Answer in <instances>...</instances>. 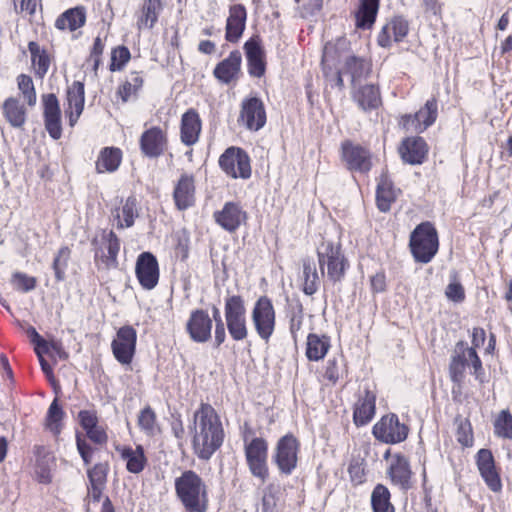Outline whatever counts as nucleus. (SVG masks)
Segmentation results:
<instances>
[{
	"mask_svg": "<svg viewBox=\"0 0 512 512\" xmlns=\"http://www.w3.org/2000/svg\"><path fill=\"white\" fill-rule=\"evenodd\" d=\"M186 331L192 341L205 343L211 338L212 319L203 309L193 310L186 323Z\"/></svg>",
	"mask_w": 512,
	"mask_h": 512,
	"instance_id": "f3484780",
	"label": "nucleus"
},
{
	"mask_svg": "<svg viewBox=\"0 0 512 512\" xmlns=\"http://www.w3.org/2000/svg\"><path fill=\"white\" fill-rule=\"evenodd\" d=\"M136 276L144 289H153L159 280V267L156 257L150 252H143L136 262Z\"/></svg>",
	"mask_w": 512,
	"mask_h": 512,
	"instance_id": "a211bd4d",
	"label": "nucleus"
},
{
	"mask_svg": "<svg viewBox=\"0 0 512 512\" xmlns=\"http://www.w3.org/2000/svg\"><path fill=\"white\" fill-rule=\"evenodd\" d=\"M380 0H359L355 12L356 27L362 30L371 29L375 23Z\"/></svg>",
	"mask_w": 512,
	"mask_h": 512,
	"instance_id": "72a5a7b5",
	"label": "nucleus"
},
{
	"mask_svg": "<svg viewBox=\"0 0 512 512\" xmlns=\"http://www.w3.org/2000/svg\"><path fill=\"white\" fill-rule=\"evenodd\" d=\"M303 324V306L297 301L289 313V330L292 338L297 340V333L300 331Z\"/></svg>",
	"mask_w": 512,
	"mask_h": 512,
	"instance_id": "4d7b16f0",
	"label": "nucleus"
},
{
	"mask_svg": "<svg viewBox=\"0 0 512 512\" xmlns=\"http://www.w3.org/2000/svg\"><path fill=\"white\" fill-rule=\"evenodd\" d=\"M244 452L251 474L258 478L261 483L266 482L269 477L267 441L261 437H255L250 441L245 439Z\"/></svg>",
	"mask_w": 512,
	"mask_h": 512,
	"instance_id": "0eeeda50",
	"label": "nucleus"
},
{
	"mask_svg": "<svg viewBox=\"0 0 512 512\" xmlns=\"http://www.w3.org/2000/svg\"><path fill=\"white\" fill-rule=\"evenodd\" d=\"M247 59L248 73L252 77L260 78L265 74V52L258 36L251 37L244 44Z\"/></svg>",
	"mask_w": 512,
	"mask_h": 512,
	"instance_id": "412c9836",
	"label": "nucleus"
},
{
	"mask_svg": "<svg viewBox=\"0 0 512 512\" xmlns=\"http://www.w3.org/2000/svg\"><path fill=\"white\" fill-rule=\"evenodd\" d=\"M44 126L49 136L58 140L62 136V117L58 98L55 94L42 95Z\"/></svg>",
	"mask_w": 512,
	"mask_h": 512,
	"instance_id": "2eb2a0df",
	"label": "nucleus"
},
{
	"mask_svg": "<svg viewBox=\"0 0 512 512\" xmlns=\"http://www.w3.org/2000/svg\"><path fill=\"white\" fill-rule=\"evenodd\" d=\"M476 464L486 485L493 492H500L502 482L496 471L495 461L492 452L489 449H480L476 455Z\"/></svg>",
	"mask_w": 512,
	"mask_h": 512,
	"instance_id": "aec40b11",
	"label": "nucleus"
},
{
	"mask_svg": "<svg viewBox=\"0 0 512 512\" xmlns=\"http://www.w3.org/2000/svg\"><path fill=\"white\" fill-rule=\"evenodd\" d=\"M225 324L230 337L237 342L248 337L245 301L241 295H228L224 303Z\"/></svg>",
	"mask_w": 512,
	"mask_h": 512,
	"instance_id": "423d86ee",
	"label": "nucleus"
},
{
	"mask_svg": "<svg viewBox=\"0 0 512 512\" xmlns=\"http://www.w3.org/2000/svg\"><path fill=\"white\" fill-rule=\"evenodd\" d=\"M63 416L64 412L59 406L58 400L54 399L48 408L45 421L46 428L54 435H58L61 431V421Z\"/></svg>",
	"mask_w": 512,
	"mask_h": 512,
	"instance_id": "864d4df0",
	"label": "nucleus"
},
{
	"mask_svg": "<svg viewBox=\"0 0 512 512\" xmlns=\"http://www.w3.org/2000/svg\"><path fill=\"white\" fill-rule=\"evenodd\" d=\"M445 295L449 300L455 303H461L465 299L464 288L462 284L456 279L447 285L445 289Z\"/></svg>",
	"mask_w": 512,
	"mask_h": 512,
	"instance_id": "680f3d73",
	"label": "nucleus"
},
{
	"mask_svg": "<svg viewBox=\"0 0 512 512\" xmlns=\"http://www.w3.org/2000/svg\"><path fill=\"white\" fill-rule=\"evenodd\" d=\"M251 319L257 335L268 342L275 331L276 312L273 303L267 296H260L252 309Z\"/></svg>",
	"mask_w": 512,
	"mask_h": 512,
	"instance_id": "6e6552de",
	"label": "nucleus"
},
{
	"mask_svg": "<svg viewBox=\"0 0 512 512\" xmlns=\"http://www.w3.org/2000/svg\"><path fill=\"white\" fill-rule=\"evenodd\" d=\"M144 80L140 72L133 71L129 76L119 85L117 89V96H119L123 103L137 98L139 91L143 86Z\"/></svg>",
	"mask_w": 512,
	"mask_h": 512,
	"instance_id": "e433bc0d",
	"label": "nucleus"
},
{
	"mask_svg": "<svg viewBox=\"0 0 512 512\" xmlns=\"http://www.w3.org/2000/svg\"><path fill=\"white\" fill-rule=\"evenodd\" d=\"M369 71L370 64L365 58L357 57L354 55L346 58L343 72L351 75L352 82L365 77L368 75Z\"/></svg>",
	"mask_w": 512,
	"mask_h": 512,
	"instance_id": "de8ad7c7",
	"label": "nucleus"
},
{
	"mask_svg": "<svg viewBox=\"0 0 512 512\" xmlns=\"http://www.w3.org/2000/svg\"><path fill=\"white\" fill-rule=\"evenodd\" d=\"M216 223L228 232L236 231L247 219V213L240 204L226 202L220 211L214 213Z\"/></svg>",
	"mask_w": 512,
	"mask_h": 512,
	"instance_id": "5701e85b",
	"label": "nucleus"
},
{
	"mask_svg": "<svg viewBox=\"0 0 512 512\" xmlns=\"http://www.w3.org/2000/svg\"><path fill=\"white\" fill-rule=\"evenodd\" d=\"M86 435L92 442L100 445L105 444L108 440L105 430L99 425L87 430Z\"/></svg>",
	"mask_w": 512,
	"mask_h": 512,
	"instance_id": "69168bd1",
	"label": "nucleus"
},
{
	"mask_svg": "<svg viewBox=\"0 0 512 512\" xmlns=\"http://www.w3.org/2000/svg\"><path fill=\"white\" fill-rule=\"evenodd\" d=\"M161 10V0H145L142 5L141 16L137 21L138 29H152L158 20Z\"/></svg>",
	"mask_w": 512,
	"mask_h": 512,
	"instance_id": "79ce46f5",
	"label": "nucleus"
},
{
	"mask_svg": "<svg viewBox=\"0 0 512 512\" xmlns=\"http://www.w3.org/2000/svg\"><path fill=\"white\" fill-rule=\"evenodd\" d=\"M6 121L13 128L22 129L27 120V109L16 97H8L1 106Z\"/></svg>",
	"mask_w": 512,
	"mask_h": 512,
	"instance_id": "473e14b6",
	"label": "nucleus"
},
{
	"mask_svg": "<svg viewBox=\"0 0 512 512\" xmlns=\"http://www.w3.org/2000/svg\"><path fill=\"white\" fill-rule=\"evenodd\" d=\"M242 55L234 50L229 56L219 62L214 68L213 74L223 84L237 80L241 71Z\"/></svg>",
	"mask_w": 512,
	"mask_h": 512,
	"instance_id": "a878e982",
	"label": "nucleus"
},
{
	"mask_svg": "<svg viewBox=\"0 0 512 512\" xmlns=\"http://www.w3.org/2000/svg\"><path fill=\"white\" fill-rule=\"evenodd\" d=\"M131 58L129 49L126 46H118L111 53V71H120L128 63Z\"/></svg>",
	"mask_w": 512,
	"mask_h": 512,
	"instance_id": "13d9d810",
	"label": "nucleus"
},
{
	"mask_svg": "<svg viewBox=\"0 0 512 512\" xmlns=\"http://www.w3.org/2000/svg\"><path fill=\"white\" fill-rule=\"evenodd\" d=\"M330 348V340L326 336H319L310 333L307 336L306 356L310 361H319L323 359Z\"/></svg>",
	"mask_w": 512,
	"mask_h": 512,
	"instance_id": "a19ab883",
	"label": "nucleus"
},
{
	"mask_svg": "<svg viewBox=\"0 0 512 512\" xmlns=\"http://www.w3.org/2000/svg\"><path fill=\"white\" fill-rule=\"evenodd\" d=\"M122 160V152L119 148L105 147L101 150L96 162L98 173L114 172L118 169Z\"/></svg>",
	"mask_w": 512,
	"mask_h": 512,
	"instance_id": "ea45409f",
	"label": "nucleus"
},
{
	"mask_svg": "<svg viewBox=\"0 0 512 512\" xmlns=\"http://www.w3.org/2000/svg\"><path fill=\"white\" fill-rule=\"evenodd\" d=\"M78 452L86 465L90 464L93 448L79 435L76 438Z\"/></svg>",
	"mask_w": 512,
	"mask_h": 512,
	"instance_id": "0e129e2a",
	"label": "nucleus"
},
{
	"mask_svg": "<svg viewBox=\"0 0 512 512\" xmlns=\"http://www.w3.org/2000/svg\"><path fill=\"white\" fill-rule=\"evenodd\" d=\"M175 492L187 512H207L208 492L204 480L192 470L175 479Z\"/></svg>",
	"mask_w": 512,
	"mask_h": 512,
	"instance_id": "f03ea898",
	"label": "nucleus"
},
{
	"mask_svg": "<svg viewBox=\"0 0 512 512\" xmlns=\"http://www.w3.org/2000/svg\"><path fill=\"white\" fill-rule=\"evenodd\" d=\"M390 499L391 494L388 488L382 484H377L371 494L373 512H395Z\"/></svg>",
	"mask_w": 512,
	"mask_h": 512,
	"instance_id": "a18cd8bd",
	"label": "nucleus"
},
{
	"mask_svg": "<svg viewBox=\"0 0 512 512\" xmlns=\"http://www.w3.org/2000/svg\"><path fill=\"white\" fill-rule=\"evenodd\" d=\"M319 268L332 282L341 281L349 267V262L342 252L341 245L331 241H323L317 247Z\"/></svg>",
	"mask_w": 512,
	"mask_h": 512,
	"instance_id": "39448f33",
	"label": "nucleus"
},
{
	"mask_svg": "<svg viewBox=\"0 0 512 512\" xmlns=\"http://www.w3.org/2000/svg\"><path fill=\"white\" fill-rule=\"evenodd\" d=\"M376 395L366 389L355 404L353 420L356 426L368 424L375 415Z\"/></svg>",
	"mask_w": 512,
	"mask_h": 512,
	"instance_id": "7c9ffc66",
	"label": "nucleus"
},
{
	"mask_svg": "<svg viewBox=\"0 0 512 512\" xmlns=\"http://www.w3.org/2000/svg\"><path fill=\"white\" fill-rule=\"evenodd\" d=\"M324 376L332 383H336L339 380L340 369L336 359L328 360Z\"/></svg>",
	"mask_w": 512,
	"mask_h": 512,
	"instance_id": "338daca9",
	"label": "nucleus"
},
{
	"mask_svg": "<svg viewBox=\"0 0 512 512\" xmlns=\"http://www.w3.org/2000/svg\"><path fill=\"white\" fill-rule=\"evenodd\" d=\"M192 449L200 460H209L224 440L222 423L215 409L202 403L193 416Z\"/></svg>",
	"mask_w": 512,
	"mask_h": 512,
	"instance_id": "f257e3e1",
	"label": "nucleus"
},
{
	"mask_svg": "<svg viewBox=\"0 0 512 512\" xmlns=\"http://www.w3.org/2000/svg\"><path fill=\"white\" fill-rule=\"evenodd\" d=\"M167 148V134L160 127H151L140 137V150L148 158H158Z\"/></svg>",
	"mask_w": 512,
	"mask_h": 512,
	"instance_id": "6ab92c4d",
	"label": "nucleus"
},
{
	"mask_svg": "<svg viewBox=\"0 0 512 512\" xmlns=\"http://www.w3.org/2000/svg\"><path fill=\"white\" fill-rule=\"evenodd\" d=\"M121 457L126 461V468L129 472L138 474L143 471L146 464V457L141 446H137L135 449L124 447L121 450Z\"/></svg>",
	"mask_w": 512,
	"mask_h": 512,
	"instance_id": "c03bdc74",
	"label": "nucleus"
},
{
	"mask_svg": "<svg viewBox=\"0 0 512 512\" xmlns=\"http://www.w3.org/2000/svg\"><path fill=\"white\" fill-rule=\"evenodd\" d=\"M354 99L365 111L376 109L381 104L379 88L372 84L360 87L358 91L355 92Z\"/></svg>",
	"mask_w": 512,
	"mask_h": 512,
	"instance_id": "58836bf2",
	"label": "nucleus"
},
{
	"mask_svg": "<svg viewBox=\"0 0 512 512\" xmlns=\"http://www.w3.org/2000/svg\"><path fill=\"white\" fill-rule=\"evenodd\" d=\"M102 239L107 254L101 256V261L107 268H114L118 264L117 257L120 251V240L113 231H104Z\"/></svg>",
	"mask_w": 512,
	"mask_h": 512,
	"instance_id": "37998d69",
	"label": "nucleus"
},
{
	"mask_svg": "<svg viewBox=\"0 0 512 512\" xmlns=\"http://www.w3.org/2000/svg\"><path fill=\"white\" fill-rule=\"evenodd\" d=\"M137 332L132 326L119 328L111 348L116 360L128 365L132 362L136 350Z\"/></svg>",
	"mask_w": 512,
	"mask_h": 512,
	"instance_id": "ddd939ff",
	"label": "nucleus"
},
{
	"mask_svg": "<svg viewBox=\"0 0 512 512\" xmlns=\"http://www.w3.org/2000/svg\"><path fill=\"white\" fill-rule=\"evenodd\" d=\"M238 121L250 131H259L266 124V111L261 99H244Z\"/></svg>",
	"mask_w": 512,
	"mask_h": 512,
	"instance_id": "4468645a",
	"label": "nucleus"
},
{
	"mask_svg": "<svg viewBox=\"0 0 512 512\" xmlns=\"http://www.w3.org/2000/svg\"><path fill=\"white\" fill-rule=\"evenodd\" d=\"M17 86L27 105L34 107L37 102V95L33 79L29 75L20 74L17 77Z\"/></svg>",
	"mask_w": 512,
	"mask_h": 512,
	"instance_id": "603ef678",
	"label": "nucleus"
},
{
	"mask_svg": "<svg viewBox=\"0 0 512 512\" xmlns=\"http://www.w3.org/2000/svg\"><path fill=\"white\" fill-rule=\"evenodd\" d=\"M107 465L103 463H99L94 465L91 469L88 470V479L90 484L103 485L106 484L107 479Z\"/></svg>",
	"mask_w": 512,
	"mask_h": 512,
	"instance_id": "052dcab7",
	"label": "nucleus"
},
{
	"mask_svg": "<svg viewBox=\"0 0 512 512\" xmlns=\"http://www.w3.org/2000/svg\"><path fill=\"white\" fill-rule=\"evenodd\" d=\"M303 292L313 295L318 290L319 276L315 264L310 259L303 261Z\"/></svg>",
	"mask_w": 512,
	"mask_h": 512,
	"instance_id": "09e8293b",
	"label": "nucleus"
},
{
	"mask_svg": "<svg viewBox=\"0 0 512 512\" xmlns=\"http://www.w3.org/2000/svg\"><path fill=\"white\" fill-rule=\"evenodd\" d=\"M471 366V372L477 380L483 382L484 369L482 361L474 348H468L467 343L459 341L449 364V376L453 383L460 386L465 377V368Z\"/></svg>",
	"mask_w": 512,
	"mask_h": 512,
	"instance_id": "20e7f679",
	"label": "nucleus"
},
{
	"mask_svg": "<svg viewBox=\"0 0 512 512\" xmlns=\"http://www.w3.org/2000/svg\"><path fill=\"white\" fill-rule=\"evenodd\" d=\"M137 201L135 197H128L121 207L113 212L114 219L117 221V227L120 229L129 228L134 225L135 218L138 217Z\"/></svg>",
	"mask_w": 512,
	"mask_h": 512,
	"instance_id": "4c0bfd02",
	"label": "nucleus"
},
{
	"mask_svg": "<svg viewBox=\"0 0 512 512\" xmlns=\"http://www.w3.org/2000/svg\"><path fill=\"white\" fill-rule=\"evenodd\" d=\"M399 189H396L390 177L383 173L378 181L376 189V204L381 212H388L392 203L397 199Z\"/></svg>",
	"mask_w": 512,
	"mask_h": 512,
	"instance_id": "2f4dec72",
	"label": "nucleus"
},
{
	"mask_svg": "<svg viewBox=\"0 0 512 512\" xmlns=\"http://www.w3.org/2000/svg\"><path fill=\"white\" fill-rule=\"evenodd\" d=\"M247 12L242 4L232 5L226 21L225 39L230 43H237L246 27Z\"/></svg>",
	"mask_w": 512,
	"mask_h": 512,
	"instance_id": "393cba45",
	"label": "nucleus"
},
{
	"mask_svg": "<svg viewBox=\"0 0 512 512\" xmlns=\"http://www.w3.org/2000/svg\"><path fill=\"white\" fill-rule=\"evenodd\" d=\"M408 31V21L402 16H396L382 27L377 42L381 47H390L393 41H402L407 36Z\"/></svg>",
	"mask_w": 512,
	"mask_h": 512,
	"instance_id": "b1692460",
	"label": "nucleus"
},
{
	"mask_svg": "<svg viewBox=\"0 0 512 512\" xmlns=\"http://www.w3.org/2000/svg\"><path fill=\"white\" fill-rule=\"evenodd\" d=\"M86 22V11L82 6L70 8L62 13L55 21V27L59 30L75 31Z\"/></svg>",
	"mask_w": 512,
	"mask_h": 512,
	"instance_id": "f704fd0d",
	"label": "nucleus"
},
{
	"mask_svg": "<svg viewBox=\"0 0 512 512\" xmlns=\"http://www.w3.org/2000/svg\"><path fill=\"white\" fill-rule=\"evenodd\" d=\"M173 199L178 210H186L195 203V184L192 175L182 174L175 185Z\"/></svg>",
	"mask_w": 512,
	"mask_h": 512,
	"instance_id": "c85d7f7f",
	"label": "nucleus"
},
{
	"mask_svg": "<svg viewBox=\"0 0 512 512\" xmlns=\"http://www.w3.org/2000/svg\"><path fill=\"white\" fill-rule=\"evenodd\" d=\"M493 425L496 436L512 440V414L509 410L500 411Z\"/></svg>",
	"mask_w": 512,
	"mask_h": 512,
	"instance_id": "3c124183",
	"label": "nucleus"
},
{
	"mask_svg": "<svg viewBox=\"0 0 512 512\" xmlns=\"http://www.w3.org/2000/svg\"><path fill=\"white\" fill-rule=\"evenodd\" d=\"M138 425L148 436H154L160 432L156 414L150 406H146L140 411L138 416Z\"/></svg>",
	"mask_w": 512,
	"mask_h": 512,
	"instance_id": "8fccbe9b",
	"label": "nucleus"
},
{
	"mask_svg": "<svg viewBox=\"0 0 512 512\" xmlns=\"http://www.w3.org/2000/svg\"><path fill=\"white\" fill-rule=\"evenodd\" d=\"M219 165L232 178L248 179L251 176L250 158L241 148L226 149L219 158Z\"/></svg>",
	"mask_w": 512,
	"mask_h": 512,
	"instance_id": "9b49d317",
	"label": "nucleus"
},
{
	"mask_svg": "<svg viewBox=\"0 0 512 512\" xmlns=\"http://www.w3.org/2000/svg\"><path fill=\"white\" fill-rule=\"evenodd\" d=\"M341 150L342 159L349 170L366 173L371 169V155L367 149L345 141L341 145Z\"/></svg>",
	"mask_w": 512,
	"mask_h": 512,
	"instance_id": "dca6fc26",
	"label": "nucleus"
},
{
	"mask_svg": "<svg viewBox=\"0 0 512 512\" xmlns=\"http://www.w3.org/2000/svg\"><path fill=\"white\" fill-rule=\"evenodd\" d=\"M399 152L405 163L417 165L424 162L428 149L424 139L415 137L404 140L399 148Z\"/></svg>",
	"mask_w": 512,
	"mask_h": 512,
	"instance_id": "c756f323",
	"label": "nucleus"
},
{
	"mask_svg": "<svg viewBox=\"0 0 512 512\" xmlns=\"http://www.w3.org/2000/svg\"><path fill=\"white\" fill-rule=\"evenodd\" d=\"M70 253V249L67 246H63L58 250L53 260L52 268L57 281H62L65 278V269L70 258Z\"/></svg>",
	"mask_w": 512,
	"mask_h": 512,
	"instance_id": "6e6d98bb",
	"label": "nucleus"
},
{
	"mask_svg": "<svg viewBox=\"0 0 512 512\" xmlns=\"http://www.w3.org/2000/svg\"><path fill=\"white\" fill-rule=\"evenodd\" d=\"M299 448L300 443L292 434L278 440L273 459L281 473L290 475L296 468Z\"/></svg>",
	"mask_w": 512,
	"mask_h": 512,
	"instance_id": "9d476101",
	"label": "nucleus"
},
{
	"mask_svg": "<svg viewBox=\"0 0 512 512\" xmlns=\"http://www.w3.org/2000/svg\"><path fill=\"white\" fill-rule=\"evenodd\" d=\"M373 293H381L386 290V276L384 272H377L370 278Z\"/></svg>",
	"mask_w": 512,
	"mask_h": 512,
	"instance_id": "774afa93",
	"label": "nucleus"
},
{
	"mask_svg": "<svg viewBox=\"0 0 512 512\" xmlns=\"http://www.w3.org/2000/svg\"><path fill=\"white\" fill-rule=\"evenodd\" d=\"M409 428L401 423L398 416L390 413L381 417L373 426L374 437L386 444H397L406 440Z\"/></svg>",
	"mask_w": 512,
	"mask_h": 512,
	"instance_id": "1a4fd4ad",
	"label": "nucleus"
},
{
	"mask_svg": "<svg viewBox=\"0 0 512 512\" xmlns=\"http://www.w3.org/2000/svg\"><path fill=\"white\" fill-rule=\"evenodd\" d=\"M388 475L392 483L399 486L402 490L406 491L412 487V471L409 461L405 456L401 454L393 456L388 468Z\"/></svg>",
	"mask_w": 512,
	"mask_h": 512,
	"instance_id": "cd10ccee",
	"label": "nucleus"
},
{
	"mask_svg": "<svg viewBox=\"0 0 512 512\" xmlns=\"http://www.w3.org/2000/svg\"><path fill=\"white\" fill-rule=\"evenodd\" d=\"M201 129L202 122L198 112L193 108L187 110L181 117V142L186 146L194 145L199 140Z\"/></svg>",
	"mask_w": 512,
	"mask_h": 512,
	"instance_id": "bb28decb",
	"label": "nucleus"
},
{
	"mask_svg": "<svg viewBox=\"0 0 512 512\" xmlns=\"http://www.w3.org/2000/svg\"><path fill=\"white\" fill-rule=\"evenodd\" d=\"M78 418L85 431L98 425L97 413L93 410H81L78 414Z\"/></svg>",
	"mask_w": 512,
	"mask_h": 512,
	"instance_id": "e2e57ef3",
	"label": "nucleus"
},
{
	"mask_svg": "<svg viewBox=\"0 0 512 512\" xmlns=\"http://www.w3.org/2000/svg\"><path fill=\"white\" fill-rule=\"evenodd\" d=\"M343 44L344 42L339 40L337 43L329 42L324 46L321 64L325 78L329 77L330 72L336 68L340 61V46Z\"/></svg>",
	"mask_w": 512,
	"mask_h": 512,
	"instance_id": "49530a36",
	"label": "nucleus"
},
{
	"mask_svg": "<svg viewBox=\"0 0 512 512\" xmlns=\"http://www.w3.org/2000/svg\"><path fill=\"white\" fill-rule=\"evenodd\" d=\"M10 283L14 290L27 293L36 288L37 279L23 272H14L11 276Z\"/></svg>",
	"mask_w": 512,
	"mask_h": 512,
	"instance_id": "5fc2aeb1",
	"label": "nucleus"
},
{
	"mask_svg": "<svg viewBox=\"0 0 512 512\" xmlns=\"http://www.w3.org/2000/svg\"><path fill=\"white\" fill-rule=\"evenodd\" d=\"M28 50L31 54V63L35 75L40 79L44 78L51 64V57L48 51L35 41L28 43Z\"/></svg>",
	"mask_w": 512,
	"mask_h": 512,
	"instance_id": "c9c22d12",
	"label": "nucleus"
},
{
	"mask_svg": "<svg viewBox=\"0 0 512 512\" xmlns=\"http://www.w3.org/2000/svg\"><path fill=\"white\" fill-rule=\"evenodd\" d=\"M438 116V104L435 98L426 101L425 105L415 114H405L401 117L400 125L416 133L424 132L433 125Z\"/></svg>",
	"mask_w": 512,
	"mask_h": 512,
	"instance_id": "f8f14e48",
	"label": "nucleus"
},
{
	"mask_svg": "<svg viewBox=\"0 0 512 512\" xmlns=\"http://www.w3.org/2000/svg\"><path fill=\"white\" fill-rule=\"evenodd\" d=\"M409 247L414 260L418 263H429L439 249L438 233L434 225L422 222L410 234Z\"/></svg>",
	"mask_w": 512,
	"mask_h": 512,
	"instance_id": "7ed1b4c3",
	"label": "nucleus"
},
{
	"mask_svg": "<svg viewBox=\"0 0 512 512\" xmlns=\"http://www.w3.org/2000/svg\"><path fill=\"white\" fill-rule=\"evenodd\" d=\"M67 107L65 108V115L68 118L69 125L75 126L79 117L84 110L85 103V87L81 81H74L68 86L66 91Z\"/></svg>",
	"mask_w": 512,
	"mask_h": 512,
	"instance_id": "4be33fe9",
	"label": "nucleus"
},
{
	"mask_svg": "<svg viewBox=\"0 0 512 512\" xmlns=\"http://www.w3.org/2000/svg\"><path fill=\"white\" fill-rule=\"evenodd\" d=\"M456 438L464 447H471L473 445V431L471 424L467 419L459 422L456 431Z\"/></svg>",
	"mask_w": 512,
	"mask_h": 512,
	"instance_id": "bf43d9fd",
	"label": "nucleus"
}]
</instances>
